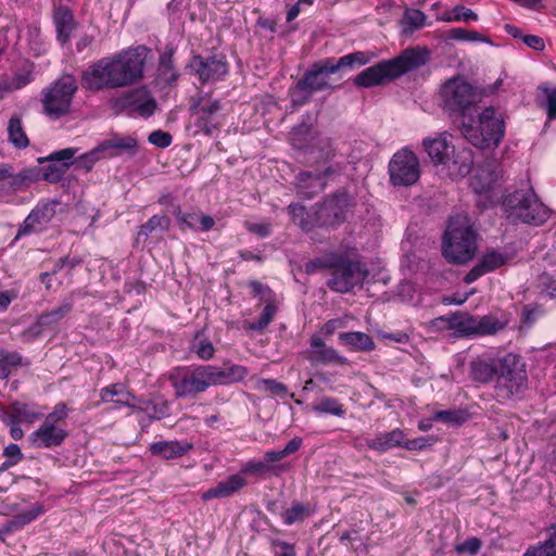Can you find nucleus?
I'll use <instances>...</instances> for the list:
<instances>
[{
  "label": "nucleus",
  "mask_w": 556,
  "mask_h": 556,
  "mask_svg": "<svg viewBox=\"0 0 556 556\" xmlns=\"http://www.w3.org/2000/svg\"><path fill=\"white\" fill-rule=\"evenodd\" d=\"M150 52L148 47L139 45L101 58L81 73V87L88 91H101L137 84L144 76V67Z\"/></svg>",
  "instance_id": "nucleus-1"
},
{
  "label": "nucleus",
  "mask_w": 556,
  "mask_h": 556,
  "mask_svg": "<svg viewBox=\"0 0 556 556\" xmlns=\"http://www.w3.org/2000/svg\"><path fill=\"white\" fill-rule=\"evenodd\" d=\"M247 367L231 365L222 368L214 365L178 366L168 372V381L177 399L195 397L212 386H227L243 380Z\"/></svg>",
  "instance_id": "nucleus-2"
},
{
  "label": "nucleus",
  "mask_w": 556,
  "mask_h": 556,
  "mask_svg": "<svg viewBox=\"0 0 556 556\" xmlns=\"http://www.w3.org/2000/svg\"><path fill=\"white\" fill-rule=\"evenodd\" d=\"M369 61L368 53L356 51L339 59L327 58L313 63L311 68L296 83L293 101L300 105L307 103L313 93L334 88L329 83L330 75L354 71Z\"/></svg>",
  "instance_id": "nucleus-3"
},
{
  "label": "nucleus",
  "mask_w": 556,
  "mask_h": 556,
  "mask_svg": "<svg viewBox=\"0 0 556 556\" xmlns=\"http://www.w3.org/2000/svg\"><path fill=\"white\" fill-rule=\"evenodd\" d=\"M428 50L407 48L400 55L393 59L381 61L365 68L353 78V83L355 86L361 88L379 86L386 81H391L407 72L419 68L428 62Z\"/></svg>",
  "instance_id": "nucleus-4"
},
{
  "label": "nucleus",
  "mask_w": 556,
  "mask_h": 556,
  "mask_svg": "<svg viewBox=\"0 0 556 556\" xmlns=\"http://www.w3.org/2000/svg\"><path fill=\"white\" fill-rule=\"evenodd\" d=\"M505 129L503 114L493 106H485L476 117L469 114L459 127L462 136L481 150L498 147L505 136Z\"/></svg>",
  "instance_id": "nucleus-5"
},
{
  "label": "nucleus",
  "mask_w": 556,
  "mask_h": 556,
  "mask_svg": "<svg viewBox=\"0 0 556 556\" xmlns=\"http://www.w3.org/2000/svg\"><path fill=\"white\" fill-rule=\"evenodd\" d=\"M477 251V232L466 215L450 218L442 240V254L451 264H466Z\"/></svg>",
  "instance_id": "nucleus-6"
},
{
  "label": "nucleus",
  "mask_w": 556,
  "mask_h": 556,
  "mask_svg": "<svg viewBox=\"0 0 556 556\" xmlns=\"http://www.w3.org/2000/svg\"><path fill=\"white\" fill-rule=\"evenodd\" d=\"M503 208L511 224L541 225L549 217L548 207L538 199L532 189L516 190L507 194L503 200Z\"/></svg>",
  "instance_id": "nucleus-7"
},
{
  "label": "nucleus",
  "mask_w": 556,
  "mask_h": 556,
  "mask_svg": "<svg viewBox=\"0 0 556 556\" xmlns=\"http://www.w3.org/2000/svg\"><path fill=\"white\" fill-rule=\"evenodd\" d=\"M77 90L76 78L72 74L62 75L41 90L42 113L51 121L70 115Z\"/></svg>",
  "instance_id": "nucleus-8"
},
{
  "label": "nucleus",
  "mask_w": 556,
  "mask_h": 556,
  "mask_svg": "<svg viewBox=\"0 0 556 556\" xmlns=\"http://www.w3.org/2000/svg\"><path fill=\"white\" fill-rule=\"evenodd\" d=\"M527 387L528 376L522 357L513 353L500 357L494 386L496 399L510 400L522 393Z\"/></svg>",
  "instance_id": "nucleus-9"
},
{
  "label": "nucleus",
  "mask_w": 556,
  "mask_h": 556,
  "mask_svg": "<svg viewBox=\"0 0 556 556\" xmlns=\"http://www.w3.org/2000/svg\"><path fill=\"white\" fill-rule=\"evenodd\" d=\"M425 151L434 165H443L451 170H457L460 176H466L472 167L470 150H464L455 155V147L448 139L446 132L438 134L435 137H427L422 141Z\"/></svg>",
  "instance_id": "nucleus-10"
},
{
  "label": "nucleus",
  "mask_w": 556,
  "mask_h": 556,
  "mask_svg": "<svg viewBox=\"0 0 556 556\" xmlns=\"http://www.w3.org/2000/svg\"><path fill=\"white\" fill-rule=\"evenodd\" d=\"M442 108L450 115L466 118L480 101V93L464 77L456 76L446 80L441 87Z\"/></svg>",
  "instance_id": "nucleus-11"
},
{
  "label": "nucleus",
  "mask_w": 556,
  "mask_h": 556,
  "mask_svg": "<svg viewBox=\"0 0 556 556\" xmlns=\"http://www.w3.org/2000/svg\"><path fill=\"white\" fill-rule=\"evenodd\" d=\"M330 275L327 287L338 293H348L364 283L368 269L359 261L344 253H337Z\"/></svg>",
  "instance_id": "nucleus-12"
},
{
  "label": "nucleus",
  "mask_w": 556,
  "mask_h": 556,
  "mask_svg": "<svg viewBox=\"0 0 556 556\" xmlns=\"http://www.w3.org/2000/svg\"><path fill=\"white\" fill-rule=\"evenodd\" d=\"M116 114H125L129 117L152 116L156 110V100L151 96L147 87H139L123 92L111 101Z\"/></svg>",
  "instance_id": "nucleus-13"
},
{
  "label": "nucleus",
  "mask_w": 556,
  "mask_h": 556,
  "mask_svg": "<svg viewBox=\"0 0 556 556\" xmlns=\"http://www.w3.org/2000/svg\"><path fill=\"white\" fill-rule=\"evenodd\" d=\"M352 205V198L345 189H339L327 197L315 208V225L319 228H330L341 225L346 219V213Z\"/></svg>",
  "instance_id": "nucleus-14"
},
{
  "label": "nucleus",
  "mask_w": 556,
  "mask_h": 556,
  "mask_svg": "<svg viewBox=\"0 0 556 556\" xmlns=\"http://www.w3.org/2000/svg\"><path fill=\"white\" fill-rule=\"evenodd\" d=\"M388 172L394 187L413 186L420 177L419 159L413 151L403 148L391 157Z\"/></svg>",
  "instance_id": "nucleus-15"
},
{
  "label": "nucleus",
  "mask_w": 556,
  "mask_h": 556,
  "mask_svg": "<svg viewBox=\"0 0 556 556\" xmlns=\"http://www.w3.org/2000/svg\"><path fill=\"white\" fill-rule=\"evenodd\" d=\"M188 67L202 84L222 80L228 74L227 58L222 52H214L206 56L193 55Z\"/></svg>",
  "instance_id": "nucleus-16"
},
{
  "label": "nucleus",
  "mask_w": 556,
  "mask_h": 556,
  "mask_svg": "<svg viewBox=\"0 0 556 556\" xmlns=\"http://www.w3.org/2000/svg\"><path fill=\"white\" fill-rule=\"evenodd\" d=\"M59 205L60 202L58 200L40 201L20 226L14 240L16 241L23 236L45 230L54 218Z\"/></svg>",
  "instance_id": "nucleus-17"
},
{
  "label": "nucleus",
  "mask_w": 556,
  "mask_h": 556,
  "mask_svg": "<svg viewBox=\"0 0 556 556\" xmlns=\"http://www.w3.org/2000/svg\"><path fill=\"white\" fill-rule=\"evenodd\" d=\"M440 319L447 320L452 328H455L467 334H493L505 327V325L497 318L490 315L482 316L479 320H476L472 317H466L460 314H454L446 318L441 317Z\"/></svg>",
  "instance_id": "nucleus-18"
},
{
  "label": "nucleus",
  "mask_w": 556,
  "mask_h": 556,
  "mask_svg": "<svg viewBox=\"0 0 556 556\" xmlns=\"http://www.w3.org/2000/svg\"><path fill=\"white\" fill-rule=\"evenodd\" d=\"M0 167H4L8 172L3 178L4 189H0L1 194L23 190L41 179V168L37 166L25 167L16 174L9 164L1 163Z\"/></svg>",
  "instance_id": "nucleus-19"
},
{
  "label": "nucleus",
  "mask_w": 556,
  "mask_h": 556,
  "mask_svg": "<svg viewBox=\"0 0 556 556\" xmlns=\"http://www.w3.org/2000/svg\"><path fill=\"white\" fill-rule=\"evenodd\" d=\"M136 148L137 140L135 138L115 136L102 141L100 144H98V147L86 154L85 157L90 159V161L93 163L101 157V154H103L104 157L117 156L123 151H130V153L134 154Z\"/></svg>",
  "instance_id": "nucleus-20"
},
{
  "label": "nucleus",
  "mask_w": 556,
  "mask_h": 556,
  "mask_svg": "<svg viewBox=\"0 0 556 556\" xmlns=\"http://www.w3.org/2000/svg\"><path fill=\"white\" fill-rule=\"evenodd\" d=\"M311 348L307 353V359L312 365H348L349 361L345 356H342L331 346H327L325 341L318 337L313 336L311 338Z\"/></svg>",
  "instance_id": "nucleus-21"
},
{
  "label": "nucleus",
  "mask_w": 556,
  "mask_h": 556,
  "mask_svg": "<svg viewBox=\"0 0 556 556\" xmlns=\"http://www.w3.org/2000/svg\"><path fill=\"white\" fill-rule=\"evenodd\" d=\"M52 22L55 27L56 40L61 46L70 42L72 33L77 28L73 11L64 4L53 7Z\"/></svg>",
  "instance_id": "nucleus-22"
},
{
  "label": "nucleus",
  "mask_w": 556,
  "mask_h": 556,
  "mask_svg": "<svg viewBox=\"0 0 556 556\" xmlns=\"http://www.w3.org/2000/svg\"><path fill=\"white\" fill-rule=\"evenodd\" d=\"M67 435L66 430L43 421L40 427L30 434L29 442L30 445L36 448H51L60 446Z\"/></svg>",
  "instance_id": "nucleus-23"
},
{
  "label": "nucleus",
  "mask_w": 556,
  "mask_h": 556,
  "mask_svg": "<svg viewBox=\"0 0 556 556\" xmlns=\"http://www.w3.org/2000/svg\"><path fill=\"white\" fill-rule=\"evenodd\" d=\"M508 262V255L496 250L485 252L479 262L466 274L464 281L472 283L481 276L494 271Z\"/></svg>",
  "instance_id": "nucleus-24"
},
{
  "label": "nucleus",
  "mask_w": 556,
  "mask_h": 556,
  "mask_svg": "<svg viewBox=\"0 0 556 556\" xmlns=\"http://www.w3.org/2000/svg\"><path fill=\"white\" fill-rule=\"evenodd\" d=\"M200 99L192 105L193 110L198 112L197 126H199L206 135H212L218 127L217 114L223 109L219 100H210L202 103Z\"/></svg>",
  "instance_id": "nucleus-25"
},
{
  "label": "nucleus",
  "mask_w": 556,
  "mask_h": 556,
  "mask_svg": "<svg viewBox=\"0 0 556 556\" xmlns=\"http://www.w3.org/2000/svg\"><path fill=\"white\" fill-rule=\"evenodd\" d=\"M172 213L175 215L177 224L182 231L187 229L208 231L215 226V220L210 215H200L197 212H182L179 206H174Z\"/></svg>",
  "instance_id": "nucleus-26"
},
{
  "label": "nucleus",
  "mask_w": 556,
  "mask_h": 556,
  "mask_svg": "<svg viewBox=\"0 0 556 556\" xmlns=\"http://www.w3.org/2000/svg\"><path fill=\"white\" fill-rule=\"evenodd\" d=\"M327 182L312 170L300 172L295 177L296 192L303 199L311 200L325 190Z\"/></svg>",
  "instance_id": "nucleus-27"
},
{
  "label": "nucleus",
  "mask_w": 556,
  "mask_h": 556,
  "mask_svg": "<svg viewBox=\"0 0 556 556\" xmlns=\"http://www.w3.org/2000/svg\"><path fill=\"white\" fill-rule=\"evenodd\" d=\"M248 484L247 479L239 475H231L227 477V479L219 481L215 486L207 489L202 494L203 501H210L213 498H226L241 489H243Z\"/></svg>",
  "instance_id": "nucleus-28"
},
{
  "label": "nucleus",
  "mask_w": 556,
  "mask_h": 556,
  "mask_svg": "<svg viewBox=\"0 0 556 556\" xmlns=\"http://www.w3.org/2000/svg\"><path fill=\"white\" fill-rule=\"evenodd\" d=\"M193 448V444L187 441H159L149 446L151 455L164 460L179 458Z\"/></svg>",
  "instance_id": "nucleus-29"
},
{
  "label": "nucleus",
  "mask_w": 556,
  "mask_h": 556,
  "mask_svg": "<svg viewBox=\"0 0 556 556\" xmlns=\"http://www.w3.org/2000/svg\"><path fill=\"white\" fill-rule=\"evenodd\" d=\"M500 357H477L470 363V377L479 383L496 382Z\"/></svg>",
  "instance_id": "nucleus-30"
},
{
  "label": "nucleus",
  "mask_w": 556,
  "mask_h": 556,
  "mask_svg": "<svg viewBox=\"0 0 556 556\" xmlns=\"http://www.w3.org/2000/svg\"><path fill=\"white\" fill-rule=\"evenodd\" d=\"M175 47L166 45L160 53L156 68L157 79L165 85H173L177 81L179 74L174 65Z\"/></svg>",
  "instance_id": "nucleus-31"
},
{
  "label": "nucleus",
  "mask_w": 556,
  "mask_h": 556,
  "mask_svg": "<svg viewBox=\"0 0 556 556\" xmlns=\"http://www.w3.org/2000/svg\"><path fill=\"white\" fill-rule=\"evenodd\" d=\"M405 433L396 428L389 432H379L374 439L366 440V446L378 453H386L393 447H404Z\"/></svg>",
  "instance_id": "nucleus-32"
},
{
  "label": "nucleus",
  "mask_w": 556,
  "mask_h": 556,
  "mask_svg": "<svg viewBox=\"0 0 556 556\" xmlns=\"http://www.w3.org/2000/svg\"><path fill=\"white\" fill-rule=\"evenodd\" d=\"M341 344L353 352H371L376 344L370 336L362 331H346L338 336Z\"/></svg>",
  "instance_id": "nucleus-33"
},
{
  "label": "nucleus",
  "mask_w": 556,
  "mask_h": 556,
  "mask_svg": "<svg viewBox=\"0 0 556 556\" xmlns=\"http://www.w3.org/2000/svg\"><path fill=\"white\" fill-rule=\"evenodd\" d=\"M35 80V64L26 61L23 65L13 74V76L3 81L1 88L4 91L20 90Z\"/></svg>",
  "instance_id": "nucleus-34"
},
{
  "label": "nucleus",
  "mask_w": 556,
  "mask_h": 556,
  "mask_svg": "<svg viewBox=\"0 0 556 556\" xmlns=\"http://www.w3.org/2000/svg\"><path fill=\"white\" fill-rule=\"evenodd\" d=\"M140 405L134 408L138 412L144 413L150 420H161L170 414L169 403L166 400L157 402L151 400H140Z\"/></svg>",
  "instance_id": "nucleus-35"
},
{
  "label": "nucleus",
  "mask_w": 556,
  "mask_h": 556,
  "mask_svg": "<svg viewBox=\"0 0 556 556\" xmlns=\"http://www.w3.org/2000/svg\"><path fill=\"white\" fill-rule=\"evenodd\" d=\"M134 397L135 396L131 393L125 391L124 387L119 383H113L100 390V399L103 403L114 402L118 405L135 407V405L129 403V399Z\"/></svg>",
  "instance_id": "nucleus-36"
},
{
  "label": "nucleus",
  "mask_w": 556,
  "mask_h": 556,
  "mask_svg": "<svg viewBox=\"0 0 556 556\" xmlns=\"http://www.w3.org/2000/svg\"><path fill=\"white\" fill-rule=\"evenodd\" d=\"M72 309L73 302L71 300H64L56 308L41 313L38 317L46 330L54 329L59 323L72 312Z\"/></svg>",
  "instance_id": "nucleus-37"
},
{
  "label": "nucleus",
  "mask_w": 556,
  "mask_h": 556,
  "mask_svg": "<svg viewBox=\"0 0 556 556\" xmlns=\"http://www.w3.org/2000/svg\"><path fill=\"white\" fill-rule=\"evenodd\" d=\"M170 226V219L165 215H153L148 222L139 227L136 241H146L154 231H167Z\"/></svg>",
  "instance_id": "nucleus-38"
},
{
  "label": "nucleus",
  "mask_w": 556,
  "mask_h": 556,
  "mask_svg": "<svg viewBox=\"0 0 556 556\" xmlns=\"http://www.w3.org/2000/svg\"><path fill=\"white\" fill-rule=\"evenodd\" d=\"M11 418L13 422H28L31 424L41 417V413L34 404L14 402L11 406Z\"/></svg>",
  "instance_id": "nucleus-39"
},
{
  "label": "nucleus",
  "mask_w": 556,
  "mask_h": 556,
  "mask_svg": "<svg viewBox=\"0 0 556 556\" xmlns=\"http://www.w3.org/2000/svg\"><path fill=\"white\" fill-rule=\"evenodd\" d=\"M9 141L17 149H25L29 146L28 137L23 128L22 119L18 116H12L8 125Z\"/></svg>",
  "instance_id": "nucleus-40"
},
{
  "label": "nucleus",
  "mask_w": 556,
  "mask_h": 556,
  "mask_svg": "<svg viewBox=\"0 0 556 556\" xmlns=\"http://www.w3.org/2000/svg\"><path fill=\"white\" fill-rule=\"evenodd\" d=\"M309 504H303L301 502L292 503L291 507L287 508L282 514L281 518L286 526H292L298 522H303L307 517L312 515Z\"/></svg>",
  "instance_id": "nucleus-41"
},
{
  "label": "nucleus",
  "mask_w": 556,
  "mask_h": 556,
  "mask_svg": "<svg viewBox=\"0 0 556 556\" xmlns=\"http://www.w3.org/2000/svg\"><path fill=\"white\" fill-rule=\"evenodd\" d=\"M190 350L202 361H210L215 354L213 343L204 336L203 331H198L195 333L191 342Z\"/></svg>",
  "instance_id": "nucleus-42"
},
{
  "label": "nucleus",
  "mask_w": 556,
  "mask_h": 556,
  "mask_svg": "<svg viewBox=\"0 0 556 556\" xmlns=\"http://www.w3.org/2000/svg\"><path fill=\"white\" fill-rule=\"evenodd\" d=\"M287 210L291 215L293 223L299 225L303 230L309 231L316 227L315 214L311 217L304 205L300 203H291Z\"/></svg>",
  "instance_id": "nucleus-43"
},
{
  "label": "nucleus",
  "mask_w": 556,
  "mask_h": 556,
  "mask_svg": "<svg viewBox=\"0 0 556 556\" xmlns=\"http://www.w3.org/2000/svg\"><path fill=\"white\" fill-rule=\"evenodd\" d=\"M255 389L258 391H265L273 395H277L281 399L287 396L294 399V394L289 393L288 387L276 379L261 378L256 381Z\"/></svg>",
  "instance_id": "nucleus-44"
},
{
  "label": "nucleus",
  "mask_w": 556,
  "mask_h": 556,
  "mask_svg": "<svg viewBox=\"0 0 556 556\" xmlns=\"http://www.w3.org/2000/svg\"><path fill=\"white\" fill-rule=\"evenodd\" d=\"M23 357L18 352L0 351V379H8L12 370L22 365Z\"/></svg>",
  "instance_id": "nucleus-45"
},
{
  "label": "nucleus",
  "mask_w": 556,
  "mask_h": 556,
  "mask_svg": "<svg viewBox=\"0 0 556 556\" xmlns=\"http://www.w3.org/2000/svg\"><path fill=\"white\" fill-rule=\"evenodd\" d=\"M314 412L318 414H329L337 417H343L345 409L341 403L334 397H324L320 402L313 407Z\"/></svg>",
  "instance_id": "nucleus-46"
},
{
  "label": "nucleus",
  "mask_w": 556,
  "mask_h": 556,
  "mask_svg": "<svg viewBox=\"0 0 556 556\" xmlns=\"http://www.w3.org/2000/svg\"><path fill=\"white\" fill-rule=\"evenodd\" d=\"M426 14L416 9H407L403 15V24L405 31H414L425 26L426 24Z\"/></svg>",
  "instance_id": "nucleus-47"
},
{
  "label": "nucleus",
  "mask_w": 556,
  "mask_h": 556,
  "mask_svg": "<svg viewBox=\"0 0 556 556\" xmlns=\"http://www.w3.org/2000/svg\"><path fill=\"white\" fill-rule=\"evenodd\" d=\"M432 419L446 425L460 426L467 420V415L460 409L438 410L433 414Z\"/></svg>",
  "instance_id": "nucleus-48"
},
{
  "label": "nucleus",
  "mask_w": 556,
  "mask_h": 556,
  "mask_svg": "<svg viewBox=\"0 0 556 556\" xmlns=\"http://www.w3.org/2000/svg\"><path fill=\"white\" fill-rule=\"evenodd\" d=\"M276 313V302L267 303L263 308L260 318L256 321L249 324L245 328L249 330L262 332L271 323Z\"/></svg>",
  "instance_id": "nucleus-49"
},
{
  "label": "nucleus",
  "mask_w": 556,
  "mask_h": 556,
  "mask_svg": "<svg viewBox=\"0 0 556 556\" xmlns=\"http://www.w3.org/2000/svg\"><path fill=\"white\" fill-rule=\"evenodd\" d=\"M336 255H337L336 252H330V253L325 254L321 257H316L314 260L308 261L304 266V271L307 275H313L317 270H320V269L331 270Z\"/></svg>",
  "instance_id": "nucleus-50"
},
{
  "label": "nucleus",
  "mask_w": 556,
  "mask_h": 556,
  "mask_svg": "<svg viewBox=\"0 0 556 556\" xmlns=\"http://www.w3.org/2000/svg\"><path fill=\"white\" fill-rule=\"evenodd\" d=\"M448 38L457 41H479L491 43V40L476 30H467L465 28H453L448 34Z\"/></svg>",
  "instance_id": "nucleus-51"
},
{
  "label": "nucleus",
  "mask_w": 556,
  "mask_h": 556,
  "mask_svg": "<svg viewBox=\"0 0 556 556\" xmlns=\"http://www.w3.org/2000/svg\"><path fill=\"white\" fill-rule=\"evenodd\" d=\"M275 468V466L267 464L265 460H249L242 466L239 475H256L264 477L274 471Z\"/></svg>",
  "instance_id": "nucleus-52"
},
{
  "label": "nucleus",
  "mask_w": 556,
  "mask_h": 556,
  "mask_svg": "<svg viewBox=\"0 0 556 556\" xmlns=\"http://www.w3.org/2000/svg\"><path fill=\"white\" fill-rule=\"evenodd\" d=\"M67 170L66 164H56L50 162L49 165L41 168V179L55 184L62 180L63 176L65 175Z\"/></svg>",
  "instance_id": "nucleus-53"
},
{
  "label": "nucleus",
  "mask_w": 556,
  "mask_h": 556,
  "mask_svg": "<svg viewBox=\"0 0 556 556\" xmlns=\"http://www.w3.org/2000/svg\"><path fill=\"white\" fill-rule=\"evenodd\" d=\"M76 151L77 150L74 149V148L62 149V150H59V151H55V152L51 153L47 157H39L38 162L40 164L43 163V162H52V163H56V164H66L67 168H68L71 166V164H72V160L75 156Z\"/></svg>",
  "instance_id": "nucleus-54"
},
{
  "label": "nucleus",
  "mask_w": 556,
  "mask_h": 556,
  "mask_svg": "<svg viewBox=\"0 0 556 556\" xmlns=\"http://www.w3.org/2000/svg\"><path fill=\"white\" fill-rule=\"evenodd\" d=\"M249 288L254 296H258L260 301L267 303L276 302L275 292L267 286L257 280H251Z\"/></svg>",
  "instance_id": "nucleus-55"
},
{
  "label": "nucleus",
  "mask_w": 556,
  "mask_h": 556,
  "mask_svg": "<svg viewBox=\"0 0 556 556\" xmlns=\"http://www.w3.org/2000/svg\"><path fill=\"white\" fill-rule=\"evenodd\" d=\"M544 307L541 304H528L522 307L521 321L526 326H532L539 317L544 315Z\"/></svg>",
  "instance_id": "nucleus-56"
},
{
  "label": "nucleus",
  "mask_w": 556,
  "mask_h": 556,
  "mask_svg": "<svg viewBox=\"0 0 556 556\" xmlns=\"http://www.w3.org/2000/svg\"><path fill=\"white\" fill-rule=\"evenodd\" d=\"M540 89L545 93V109L548 121L556 119V88L547 86H540Z\"/></svg>",
  "instance_id": "nucleus-57"
},
{
  "label": "nucleus",
  "mask_w": 556,
  "mask_h": 556,
  "mask_svg": "<svg viewBox=\"0 0 556 556\" xmlns=\"http://www.w3.org/2000/svg\"><path fill=\"white\" fill-rule=\"evenodd\" d=\"M42 514L40 505H35L30 509L22 511L14 516L13 525H17L20 528L31 522Z\"/></svg>",
  "instance_id": "nucleus-58"
},
{
  "label": "nucleus",
  "mask_w": 556,
  "mask_h": 556,
  "mask_svg": "<svg viewBox=\"0 0 556 556\" xmlns=\"http://www.w3.org/2000/svg\"><path fill=\"white\" fill-rule=\"evenodd\" d=\"M148 141L157 148L165 149L172 144L173 137L169 132L157 129L149 135Z\"/></svg>",
  "instance_id": "nucleus-59"
},
{
  "label": "nucleus",
  "mask_w": 556,
  "mask_h": 556,
  "mask_svg": "<svg viewBox=\"0 0 556 556\" xmlns=\"http://www.w3.org/2000/svg\"><path fill=\"white\" fill-rule=\"evenodd\" d=\"M68 412L70 410H68L66 404L63 402H60L53 407V410L46 416L43 421L56 426L58 421H62L67 418Z\"/></svg>",
  "instance_id": "nucleus-60"
},
{
  "label": "nucleus",
  "mask_w": 556,
  "mask_h": 556,
  "mask_svg": "<svg viewBox=\"0 0 556 556\" xmlns=\"http://www.w3.org/2000/svg\"><path fill=\"white\" fill-rule=\"evenodd\" d=\"M45 330L46 328L41 325L40 318L37 317L36 321L21 333V338L24 342H30L38 339Z\"/></svg>",
  "instance_id": "nucleus-61"
},
{
  "label": "nucleus",
  "mask_w": 556,
  "mask_h": 556,
  "mask_svg": "<svg viewBox=\"0 0 556 556\" xmlns=\"http://www.w3.org/2000/svg\"><path fill=\"white\" fill-rule=\"evenodd\" d=\"M434 442L432 437H419L413 440L404 439V448L408 451H422L430 447Z\"/></svg>",
  "instance_id": "nucleus-62"
},
{
  "label": "nucleus",
  "mask_w": 556,
  "mask_h": 556,
  "mask_svg": "<svg viewBox=\"0 0 556 556\" xmlns=\"http://www.w3.org/2000/svg\"><path fill=\"white\" fill-rule=\"evenodd\" d=\"M481 545L482 543L480 539L471 536L465 540L463 543L458 544L455 549L457 553H468L469 555H476L480 551Z\"/></svg>",
  "instance_id": "nucleus-63"
},
{
  "label": "nucleus",
  "mask_w": 556,
  "mask_h": 556,
  "mask_svg": "<svg viewBox=\"0 0 556 556\" xmlns=\"http://www.w3.org/2000/svg\"><path fill=\"white\" fill-rule=\"evenodd\" d=\"M540 287L541 294H545L549 299H556V285L548 275L543 274L540 277Z\"/></svg>",
  "instance_id": "nucleus-64"
}]
</instances>
